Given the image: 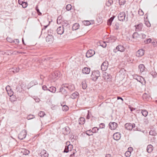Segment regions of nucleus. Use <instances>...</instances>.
Returning a JSON list of instances; mask_svg holds the SVG:
<instances>
[{"mask_svg":"<svg viewBox=\"0 0 157 157\" xmlns=\"http://www.w3.org/2000/svg\"><path fill=\"white\" fill-rule=\"evenodd\" d=\"M100 76V73L98 71H94L92 72L91 75V79L94 81H96Z\"/></svg>","mask_w":157,"mask_h":157,"instance_id":"1","label":"nucleus"},{"mask_svg":"<svg viewBox=\"0 0 157 157\" xmlns=\"http://www.w3.org/2000/svg\"><path fill=\"white\" fill-rule=\"evenodd\" d=\"M124 126L126 129L129 130H131L133 128V130L134 131H135L136 130V128H135L136 125L134 123H127L125 124Z\"/></svg>","mask_w":157,"mask_h":157,"instance_id":"2","label":"nucleus"},{"mask_svg":"<svg viewBox=\"0 0 157 157\" xmlns=\"http://www.w3.org/2000/svg\"><path fill=\"white\" fill-rule=\"evenodd\" d=\"M125 50V48L121 44H119L117 46L116 48L113 50V52L116 53L118 51H119L121 52H124Z\"/></svg>","mask_w":157,"mask_h":157,"instance_id":"3","label":"nucleus"},{"mask_svg":"<svg viewBox=\"0 0 157 157\" xmlns=\"http://www.w3.org/2000/svg\"><path fill=\"white\" fill-rule=\"evenodd\" d=\"M27 134V132L26 130H23L18 135V138L20 140H23L25 138Z\"/></svg>","mask_w":157,"mask_h":157,"instance_id":"4","label":"nucleus"},{"mask_svg":"<svg viewBox=\"0 0 157 157\" xmlns=\"http://www.w3.org/2000/svg\"><path fill=\"white\" fill-rule=\"evenodd\" d=\"M125 13L124 12L120 13L118 15V20L121 21H123L125 19Z\"/></svg>","mask_w":157,"mask_h":157,"instance_id":"5","label":"nucleus"},{"mask_svg":"<svg viewBox=\"0 0 157 157\" xmlns=\"http://www.w3.org/2000/svg\"><path fill=\"white\" fill-rule=\"evenodd\" d=\"M95 54V52L94 50L90 49L87 52L86 56L87 58H90L93 56Z\"/></svg>","mask_w":157,"mask_h":157,"instance_id":"6","label":"nucleus"},{"mask_svg":"<svg viewBox=\"0 0 157 157\" xmlns=\"http://www.w3.org/2000/svg\"><path fill=\"white\" fill-rule=\"evenodd\" d=\"M108 65V62L105 61L103 62L101 66V70L103 71H105L107 69Z\"/></svg>","mask_w":157,"mask_h":157,"instance_id":"7","label":"nucleus"},{"mask_svg":"<svg viewBox=\"0 0 157 157\" xmlns=\"http://www.w3.org/2000/svg\"><path fill=\"white\" fill-rule=\"evenodd\" d=\"M73 148V145L69 144L67 146H66L63 151L64 153H67L69 151H71Z\"/></svg>","mask_w":157,"mask_h":157,"instance_id":"8","label":"nucleus"},{"mask_svg":"<svg viewBox=\"0 0 157 157\" xmlns=\"http://www.w3.org/2000/svg\"><path fill=\"white\" fill-rule=\"evenodd\" d=\"M109 128L111 130H114L117 126V124L115 122H110L109 124Z\"/></svg>","mask_w":157,"mask_h":157,"instance_id":"9","label":"nucleus"},{"mask_svg":"<svg viewBox=\"0 0 157 157\" xmlns=\"http://www.w3.org/2000/svg\"><path fill=\"white\" fill-rule=\"evenodd\" d=\"M65 86H62L60 87L59 92L61 93L62 94L64 95L65 97L67 95V92L65 88Z\"/></svg>","mask_w":157,"mask_h":157,"instance_id":"10","label":"nucleus"},{"mask_svg":"<svg viewBox=\"0 0 157 157\" xmlns=\"http://www.w3.org/2000/svg\"><path fill=\"white\" fill-rule=\"evenodd\" d=\"M143 24L142 23H140L137 25H135V31H141L143 29Z\"/></svg>","mask_w":157,"mask_h":157,"instance_id":"11","label":"nucleus"},{"mask_svg":"<svg viewBox=\"0 0 157 157\" xmlns=\"http://www.w3.org/2000/svg\"><path fill=\"white\" fill-rule=\"evenodd\" d=\"M57 33L58 34L62 35L64 32V27L63 26H59L58 27L56 30Z\"/></svg>","mask_w":157,"mask_h":157,"instance_id":"12","label":"nucleus"},{"mask_svg":"<svg viewBox=\"0 0 157 157\" xmlns=\"http://www.w3.org/2000/svg\"><path fill=\"white\" fill-rule=\"evenodd\" d=\"M40 155L41 157H48V153L44 150H42L40 153Z\"/></svg>","mask_w":157,"mask_h":157,"instance_id":"13","label":"nucleus"},{"mask_svg":"<svg viewBox=\"0 0 157 157\" xmlns=\"http://www.w3.org/2000/svg\"><path fill=\"white\" fill-rule=\"evenodd\" d=\"M46 41L50 44L53 42V36L52 35L47 36L46 37Z\"/></svg>","mask_w":157,"mask_h":157,"instance_id":"14","label":"nucleus"},{"mask_svg":"<svg viewBox=\"0 0 157 157\" xmlns=\"http://www.w3.org/2000/svg\"><path fill=\"white\" fill-rule=\"evenodd\" d=\"M144 53V51L143 49H140L139 50L136 52V56L137 57H139L142 56Z\"/></svg>","mask_w":157,"mask_h":157,"instance_id":"15","label":"nucleus"},{"mask_svg":"<svg viewBox=\"0 0 157 157\" xmlns=\"http://www.w3.org/2000/svg\"><path fill=\"white\" fill-rule=\"evenodd\" d=\"M113 136L114 140H117L121 138V134L119 132H116L113 134Z\"/></svg>","mask_w":157,"mask_h":157,"instance_id":"16","label":"nucleus"},{"mask_svg":"<svg viewBox=\"0 0 157 157\" xmlns=\"http://www.w3.org/2000/svg\"><path fill=\"white\" fill-rule=\"evenodd\" d=\"M145 69V67L143 64H140L139 66V70L142 73L144 72Z\"/></svg>","mask_w":157,"mask_h":157,"instance_id":"17","label":"nucleus"},{"mask_svg":"<svg viewBox=\"0 0 157 157\" xmlns=\"http://www.w3.org/2000/svg\"><path fill=\"white\" fill-rule=\"evenodd\" d=\"M90 71V68L87 67L83 68L82 70V72L83 74H88L89 73Z\"/></svg>","mask_w":157,"mask_h":157,"instance_id":"18","label":"nucleus"},{"mask_svg":"<svg viewBox=\"0 0 157 157\" xmlns=\"http://www.w3.org/2000/svg\"><path fill=\"white\" fill-rule=\"evenodd\" d=\"M109 42H115L117 39L116 37L114 36H111L109 37Z\"/></svg>","mask_w":157,"mask_h":157,"instance_id":"19","label":"nucleus"},{"mask_svg":"<svg viewBox=\"0 0 157 157\" xmlns=\"http://www.w3.org/2000/svg\"><path fill=\"white\" fill-rule=\"evenodd\" d=\"M147 150L148 153H151L153 150V146L151 144L148 145L147 146Z\"/></svg>","mask_w":157,"mask_h":157,"instance_id":"20","label":"nucleus"},{"mask_svg":"<svg viewBox=\"0 0 157 157\" xmlns=\"http://www.w3.org/2000/svg\"><path fill=\"white\" fill-rule=\"evenodd\" d=\"M79 24L78 23H75L73 25L72 27V30H76L77 29H78L79 28Z\"/></svg>","mask_w":157,"mask_h":157,"instance_id":"21","label":"nucleus"},{"mask_svg":"<svg viewBox=\"0 0 157 157\" xmlns=\"http://www.w3.org/2000/svg\"><path fill=\"white\" fill-rule=\"evenodd\" d=\"M85 119L83 117H81L78 120V123L79 124H83L85 122Z\"/></svg>","mask_w":157,"mask_h":157,"instance_id":"22","label":"nucleus"},{"mask_svg":"<svg viewBox=\"0 0 157 157\" xmlns=\"http://www.w3.org/2000/svg\"><path fill=\"white\" fill-rule=\"evenodd\" d=\"M79 95L78 93L77 92H75L73 93L71 96V98L73 99L76 98Z\"/></svg>","mask_w":157,"mask_h":157,"instance_id":"23","label":"nucleus"},{"mask_svg":"<svg viewBox=\"0 0 157 157\" xmlns=\"http://www.w3.org/2000/svg\"><path fill=\"white\" fill-rule=\"evenodd\" d=\"M48 90L51 92L54 93L56 90V88L54 86H51L49 87Z\"/></svg>","mask_w":157,"mask_h":157,"instance_id":"24","label":"nucleus"},{"mask_svg":"<svg viewBox=\"0 0 157 157\" xmlns=\"http://www.w3.org/2000/svg\"><path fill=\"white\" fill-rule=\"evenodd\" d=\"M21 152L24 155H27L29 154L30 152L29 151L26 149H23L21 151Z\"/></svg>","mask_w":157,"mask_h":157,"instance_id":"25","label":"nucleus"},{"mask_svg":"<svg viewBox=\"0 0 157 157\" xmlns=\"http://www.w3.org/2000/svg\"><path fill=\"white\" fill-rule=\"evenodd\" d=\"M141 113L143 116L146 117L148 114V112L145 109H142Z\"/></svg>","mask_w":157,"mask_h":157,"instance_id":"26","label":"nucleus"},{"mask_svg":"<svg viewBox=\"0 0 157 157\" xmlns=\"http://www.w3.org/2000/svg\"><path fill=\"white\" fill-rule=\"evenodd\" d=\"M16 98L15 96L12 95L10 96V100L12 102H13L16 100Z\"/></svg>","mask_w":157,"mask_h":157,"instance_id":"27","label":"nucleus"},{"mask_svg":"<svg viewBox=\"0 0 157 157\" xmlns=\"http://www.w3.org/2000/svg\"><path fill=\"white\" fill-rule=\"evenodd\" d=\"M115 16H113L112 17H111L108 20V24L109 25H111V23L112 21H113V19H114Z\"/></svg>","mask_w":157,"mask_h":157,"instance_id":"28","label":"nucleus"},{"mask_svg":"<svg viewBox=\"0 0 157 157\" xmlns=\"http://www.w3.org/2000/svg\"><path fill=\"white\" fill-rule=\"evenodd\" d=\"M62 106H63L62 110L63 111H67L68 110L69 107L65 105H63Z\"/></svg>","mask_w":157,"mask_h":157,"instance_id":"29","label":"nucleus"},{"mask_svg":"<svg viewBox=\"0 0 157 157\" xmlns=\"http://www.w3.org/2000/svg\"><path fill=\"white\" fill-rule=\"evenodd\" d=\"M82 88L83 89H86L87 87V85L85 81L82 82Z\"/></svg>","mask_w":157,"mask_h":157,"instance_id":"30","label":"nucleus"},{"mask_svg":"<svg viewBox=\"0 0 157 157\" xmlns=\"http://www.w3.org/2000/svg\"><path fill=\"white\" fill-rule=\"evenodd\" d=\"M150 74L152 75L153 78H156L157 76V73L155 71H152L150 72Z\"/></svg>","mask_w":157,"mask_h":157,"instance_id":"31","label":"nucleus"},{"mask_svg":"<svg viewBox=\"0 0 157 157\" xmlns=\"http://www.w3.org/2000/svg\"><path fill=\"white\" fill-rule=\"evenodd\" d=\"M113 3V0H108V1L106 3V5L107 6L109 7Z\"/></svg>","mask_w":157,"mask_h":157,"instance_id":"32","label":"nucleus"},{"mask_svg":"<svg viewBox=\"0 0 157 157\" xmlns=\"http://www.w3.org/2000/svg\"><path fill=\"white\" fill-rule=\"evenodd\" d=\"M149 134L151 135L155 136L157 135V133L155 131L151 130L149 132Z\"/></svg>","mask_w":157,"mask_h":157,"instance_id":"33","label":"nucleus"},{"mask_svg":"<svg viewBox=\"0 0 157 157\" xmlns=\"http://www.w3.org/2000/svg\"><path fill=\"white\" fill-rule=\"evenodd\" d=\"M98 130L99 128H98L97 127H95L93 128L92 130H91L92 133H97L98 132Z\"/></svg>","mask_w":157,"mask_h":157,"instance_id":"34","label":"nucleus"},{"mask_svg":"<svg viewBox=\"0 0 157 157\" xmlns=\"http://www.w3.org/2000/svg\"><path fill=\"white\" fill-rule=\"evenodd\" d=\"M21 5L23 8H25L28 6V3L26 2H24L22 1L21 3Z\"/></svg>","mask_w":157,"mask_h":157,"instance_id":"35","label":"nucleus"},{"mask_svg":"<svg viewBox=\"0 0 157 157\" xmlns=\"http://www.w3.org/2000/svg\"><path fill=\"white\" fill-rule=\"evenodd\" d=\"M45 114V112L42 111L40 112L38 114L39 116L41 117H43Z\"/></svg>","mask_w":157,"mask_h":157,"instance_id":"36","label":"nucleus"},{"mask_svg":"<svg viewBox=\"0 0 157 157\" xmlns=\"http://www.w3.org/2000/svg\"><path fill=\"white\" fill-rule=\"evenodd\" d=\"M12 69H13V72L14 73H17L19 72L20 69L19 67H17L16 68H12Z\"/></svg>","mask_w":157,"mask_h":157,"instance_id":"37","label":"nucleus"},{"mask_svg":"<svg viewBox=\"0 0 157 157\" xmlns=\"http://www.w3.org/2000/svg\"><path fill=\"white\" fill-rule=\"evenodd\" d=\"M83 23L85 25H89L91 24L90 22L88 21H85L83 22Z\"/></svg>","mask_w":157,"mask_h":157,"instance_id":"38","label":"nucleus"},{"mask_svg":"<svg viewBox=\"0 0 157 157\" xmlns=\"http://www.w3.org/2000/svg\"><path fill=\"white\" fill-rule=\"evenodd\" d=\"M125 2H126V1L125 0H119V4L121 6L124 5L125 4Z\"/></svg>","mask_w":157,"mask_h":157,"instance_id":"39","label":"nucleus"},{"mask_svg":"<svg viewBox=\"0 0 157 157\" xmlns=\"http://www.w3.org/2000/svg\"><path fill=\"white\" fill-rule=\"evenodd\" d=\"M137 80L140 82L141 83H142V82H143V81L144 80V78L142 77L139 76L138 77V78L136 79Z\"/></svg>","mask_w":157,"mask_h":157,"instance_id":"40","label":"nucleus"},{"mask_svg":"<svg viewBox=\"0 0 157 157\" xmlns=\"http://www.w3.org/2000/svg\"><path fill=\"white\" fill-rule=\"evenodd\" d=\"M125 156L126 157H129L131 155V152L129 151H127L124 154Z\"/></svg>","mask_w":157,"mask_h":157,"instance_id":"41","label":"nucleus"},{"mask_svg":"<svg viewBox=\"0 0 157 157\" xmlns=\"http://www.w3.org/2000/svg\"><path fill=\"white\" fill-rule=\"evenodd\" d=\"M72 7V6L71 4H68L66 6V9L67 11H69L70 10L71 8Z\"/></svg>","mask_w":157,"mask_h":157,"instance_id":"42","label":"nucleus"},{"mask_svg":"<svg viewBox=\"0 0 157 157\" xmlns=\"http://www.w3.org/2000/svg\"><path fill=\"white\" fill-rule=\"evenodd\" d=\"M35 118V116L33 115H29L27 117V118L28 120H30Z\"/></svg>","mask_w":157,"mask_h":157,"instance_id":"43","label":"nucleus"},{"mask_svg":"<svg viewBox=\"0 0 157 157\" xmlns=\"http://www.w3.org/2000/svg\"><path fill=\"white\" fill-rule=\"evenodd\" d=\"M53 31L51 29H49L48 31V36L52 35V34H53Z\"/></svg>","mask_w":157,"mask_h":157,"instance_id":"44","label":"nucleus"},{"mask_svg":"<svg viewBox=\"0 0 157 157\" xmlns=\"http://www.w3.org/2000/svg\"><path fill=\"white\" fill-rule=\"evenodd\" d=\"M139 34L136 32H134L132 35V38H135L138 37Z\"/></svg>","mask_w":157,"mask_h":157,"instance_id":"45","label":"nucleus"},{"mask_svg":"<svg viewBox=\"0 0 157 157\" xmlns=\"http://www.w3.org/2000/svg\"><path fill=\"white\" fill-rule=\"evenodd\" d=\"M86 134L88 136H91L93 135L92 132V131L91 129H90L89 130L87 131L86 132Z\"/></svg>","mask_w":157,"mask_h":157,"instance_id":"46","label":"nucleus"},{"mask_svg":"<svg viewBox=\"0 0 157 157\" xmlns=\"http://www.w3.org/2000/svg\"><path fill=\"white\" fill-rule=\"evenodd\" d=\"M36 10L38 13V14L39 15H40L42 14L40 12L39 10L38 9V7L37 6H36L35 8Z\"/></svg>","mask_w":157,"mask_h":157,"instance_id":"47","label":"nucleus"},{"mask_svg":"<svg viewBox=\"0 0 157 157\" xmlns=\"http://www.w3.org/2000/svg\"><path fill=\"white\" fill-rule=\"evenodd\" d=\"M7 93H8V95L10 96H12V95H13V91H11V90H9V91H7Z\"/></svg>","mask_w":157,"mask_h":157,"instance_id":"48","label":"nucleus"},{"mask_svg":"<svg viewBox=\"0 0 157 157\" xmlns=\"http://www.w3.org/2000/svg\"><path fill=\"white\" fill-rule=\"evenodd\" d=\"M65 132H65L66 134H68L69 133L70 131L69 127H66L65 128Z\"/></svg>","mask_w":157,"mask_h":157,"instance_id":"49","label":"nucleus"},{"mask_svg":"<svg viewBox=\"0 0 157 157\" xmlns=\"http://www.w3.org/2000/svg\"><path fill=\"white\" fill-rule=\"evenodd\" d=\"M114 27L116 30H118L119 27V23H116Z\"/></svg>","mask_w":157,"mask_h":157,"instance_id":"50","label":"nucleus"},{"mask_svg":"<svg viewBox=\"0 0 157 157\" xmlns=\"http://www.w3.org/2000/svg\"><path fill=\"white\" fill-rule=\"evenodd\" d=\"M6 40L8 42L10 43H13V40L10 37H7L6 38Z\"/></svg>","mask_w":157,"mask_h":157,"instance_id":"51","label":"nucleus"},{"mask_svg":"<svg viewBox=\"0 0 157 157\" xmlns=\"http://www.w3.org/2000/svg\"><path fill=\"white\" fill-rule=\"evenodd\" d=\"M138 14L140 16H143L144 13L142 10L140 9L138 11Z\"/></svg>","mask_w":157,"mask_h":157,"instance_id":"52","label":"nucleus"},{"mask_svg":"<svg viewBox=\"0 0 157 157\" xmlns=\"http://www.w3.org/2000/svg\"><path fill=\"white\" fill-rule=\"evenodd\" d=\"M145 25L148 27H150L151 26V24L149 21H145Z\"/></svg>","mask_w":157,"mask_h":157,"instance_id":"53","label":"nucleus"},{"mask_svg":"<svg viewBox=\"0 0 157 157\" xmlns=\"http://www.w3.org/2000/svg\"><path fill=\"white\" fill-rule=\"evenodd\" d=\"M105 127V124L104 123H101L99 125V127L101 128H104Z\"/></svg>","mask_w":157,"mask_h":157,"instance_id":"54","label":"nucleus"},{"mask_svg":"<svg viewBox=\"0 0 157 157\" xmlns=\"http://www.w3.org/2000/svg\"><path fill=\"white\" fill-rule=\"evenodd\" d=\"M151 41V38H149V39H147L146 41L145 42L144 41V42H145V43L147 44V43H150Z\"/></svg>","mask_w":157,"mask_h":157,"instance_id":"55","label":"nucleus"},{"mask_svg":"<svg viewBox=\"0 0 157 157\" xmlns=\"http://www.w3.org/2000/svg\"><path fill=\"white\" fill-rule=\"evenodd\" d=\"M147 94H144L142 97H143V99L144 100H147Z\"/></svg>","mask_w":157,"mask_h":157,"instance_id":"56","label":"nucleus"},{"mask_svg":"<svg viewBox=\"0 0 157 157\" xmlns=\"http://www.w3.org/2000/svg\"><path fill=\"white\" fill-rule=\"evenodd\" d=\"M19 40L18 39H16L14 40H13V42L15 44H16L17 43H19Z\"/></svg>","mask_w":157,"mask_h":157,"instance_id":"57","label":"nucleus"},{"mask_svg":"<svg viewBox=\"0 0 157 157\" xmlns=\"http://www.w3.org/2000/svg\"><path fill=\"white\" fill-rule=\"evenodd\" d=\"M42 89L43 90H48V89L47 88V86L45 85H44L42 86Z\"/></svg>","mask_w":157,"mask_h":157,"instance_id":"58","label":"nucleus"},{"mask_svg":"<svg viewBox=\"0 0 157 157\" xmlns=\"http://www.w3.org/2000/svg\"><path fill=\"white\" fill-rule=\"evenodd\" d=\"M90 115L89 111H88V113L86 117V119H89L90 118Z\"/></svg>","mask_w":157,"mask_h":157,"instance_id":"59","label":"nucleus"},{"mask_svg":"<svg viewBox=\"0 0 157 157\" xmlns=\"http://www.w3.org/2000/svg\"><path fill=\"white\" fill-rule=\"evenodd\" d=\"M141 36L142 38L143 39H145L146 37V35L144 34H141Z\"/></svg>","mask_w":157,"mask_h":157,"instance_id":"60","label":"nucleus"},{"mask_svg":"<svg viewBox=\"0 0 157 157\" xmlns=\"http://www.w3.org/2000/svg\"><path fill=\"white\" fill-rule=\"evenodd\" d=\"M101 46H102L103 48H105L106 47V44L105 42H104L103 44H102V45H101Z\"/></svg>","mask_w":157,"mask_h":157,"instance_id":"61","label":"nucleus"},{"mask_svg":"<svg viewBox=\"0 0 157 157\" xmlns=\"http://www.w3.org/2000/svg\"><path fill=\"white\" fill-rule=\"evenodd\" d=\"M10 86H7L6 87V90L7 91L9 90H11V89H10Z\"/></svg>","mask_w":157,"mask_h":157,"instance_id":"62","label":"nucleus"},{"mask_svg":"<svg viewBox=\"0 0 157 157\" xmlns=\"http://www.w3.org/2000/svg\"><path fill=\"white\" fill-rule=\"evenodd\" d=\"M117 100L121 99L122 101H123V99L121 97H119V96L117 97Z\"/></svg>","mask_w":157,"mask_h":157,"instance_id":"63","label":"nucleus"},{"mask_svg":"<svg viewBox=\"0 0 157 157\" xmlns=\"http://www.w3.org/2000/svg\"><path fill=\"white\" fill-rule=\"evenodd\" d=\"M105 157H111V156L110 154H107L106 155Z\"/></svg>","mask_w":157,"mask_h":157,"instance_id":"64","label":"nucleus"}]
</instances>
